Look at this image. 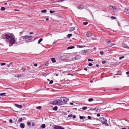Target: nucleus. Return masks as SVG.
I'll list each match as a JSON object with an SVG mask.
<instances>
[{"instance_id":"nucleus-4","label":"nucleus","mask_w":129,"mask_h":129,"mask_svg":"<svg viewBox=\"0 0 129 129\" xmlns=\"http://www.w3.org/2000/svg\"><path fill=\"white\" fill-rule=\"evenodd\" d=\"M99 118L100 119V121L103 124H104L105 123V122L107 121L106 119H104L103 117H100Z\"/></svg>"},{"instance_id":"nucleus-54","label":"nucleus","mask_w":129,"mask_h":129,"mask_svg":"<svg viewBox=\"0 0 129 129\" xmlns=\"http://www.w3.org/2000/svg\"><path fill=\"white\" fill-rule=\"evenodd\" d=\"M59 129H64V128L63 127L61 126V127Z\"/></svg>"},{"instance_id":"nucleus-31","label":"nucleus","mask_w":129,"mask_h":129,"mask_svg":"<svg viewBox=\"0 0 129 129\" xmlns=\"http://www.w3.org/2000/svg\"><path fill=\"white\" fill-rule=\"evenodd\" d=\"M102 63L104 64L107 62V61L105 60H103L102 61Z\"/></svg>"},{"instance_id":"nucleus-21","label":"nucleus","mask_w":129,"mask_h":129,"mask_svg":"<svg viewBox=\"0 0 129 129\" xmlns=\"http://www.w3.org/2000/svg\"><path fill=\"white\" fill-rule=\"evenodd\" d=\"M57 106H55L54 108H53V110L54 111H56L57 109Z\"/></svg>"},{"instance_id":"nucleus-58","label":"nucleus","mask_w":129,"mask_h":129,"mask_svg":"<svg viewBox=\"0 0 129 129\" xmlns=\"http://www.w3.org/2000/svg\"><path fill=\"white\" fill-rule=\"evenodd\" d=\"M34 34V33L33 32H30L29 33V34H30V35H31V34Z\"/></svg>"},{"instance_id":"nucleus-41","label":"nucleus","mask_w":129,"mask_h":129,"mask_svg":"<svg viewBox=\"0 0 129 129\" xmlns=\"http://www.w3.org/2000/svg\"><path fill=\"white\" fill-rule=\"evenodd\" d=\"M27 124L28 125H30V123L29 122H27Z\"/></svg>"},{"instance_id":"nucleus-57","label":"nucleus","mask_w":129,"mask_h":129,"mask_svg":"<svg viewBox=\"0 0 129 129\" xmlns=\"http://www.w3.org/2000/svg\"><path fill=\"white\" fill-rule=\"evenodd\" d=\"M76 117V116L75 115H74L73 116V118H75Z\"/></svg>"},{"instance_id":"nucleus-25","label":"nucleus","mask_w":129,"mask_h":129,"mask_svg":"<svg viewBox=\"0 0 129 129\" xmlns=\"http://www.w3.org/2000/svg\"><path fill=\"white\" fill-rule=\"evenodd\" d=\"M22 120V118H19V120H18V122H21Z\"/></svg>"},{"instance_id":"nucleus-28","label":"nucleus","mask_w":129,"mask_h":129,"mask_svg":"<svg viewBox=\"0 0 129 129\" xmlns=\"http://www.w3.org/2000/svg\"><path fill=\"white\" fill-rule=\"evenodd\" d=\"M109 7H112V8H113V9H114V10L116 9V7L115 6H114V7H113V6H109Z\"/></svg>"},{"instance_id":"nucleus-14","label":"nucleus","mask_w":129,"mask_h":129,"mask_svg":"<svg viewBox=\"0 0 129 129\" xmlns=\"http://www.w3.org/2000/svg\"><path fill=\"white\" fill-rule=\"evenodd\" d=\"M105 41L107 43L109 44L111 42V41L110 40H109L108 39H106Z\"/></svg>"},{"instance_id":"nucleus-49","label":"nucleus","mask_w":129,"mask_h":129,"mask_svg":"<svg viewBox=\"0 0 129 129\" xmlns=\"http://www.w3.org/2000/svg\"><path fill=\"white\" fill-rule=\"evenodd\" d=\"M117 104H121L122 105H126V104L124 103H117Z\"/></svg>"},{"instance_id":"nucleus-36","label":"nucleus","mask_w":129,"mask_h":129,"mask_svg":"<svg viewBox=\"0 0 129 129\" xmlns=\"http://www.w3.org/2000/svg\"><path fill=\"white\" fill-rule=\"evenodd\" d=\"M88 23L87 22H84L83 23V24L84 25H87V24H88Z\"/></svg>"},{"instance_id":"nucleus-44","label":"nucleus","mask_w":129,"mask_h":129,"mask_svg":"<svg viewBox=\"0 0 129 129\" xmlns=\"http://www.w3.org/2000/svg\"><path fill=\"white\" fill-rule=\"evenodd\" d=\"M87 118L89 119H91V117L88 116L87 117Z\"/></svg>"},{"instance_id":"nucleus-38","label":"nucleus","mask_w":129,"mask_h":129,"mask_svg":"<svg viewBox=\"0 0 129 129\" xmlns=\"http://www.w3.org/2000/svg\"><path fill=\"white\" fill-rule=\"evenodd\" d=\"M87 108V107H83L82 108V109L83 110H85Z\"/></svg>"},{"instance_id":"nucleus-11","label":"nucleus","mask_w":129,"mask_h":129,"mask_svg":"<svg viewBox=\"0 0 129 129\" xmlns=\"http://www.w3.org/2000/svg\"><path fill=\"white\" fill-rule=\"evenodd\" d=\"M61 127L60 126H59L58 125H55L54 127V129H59Z\"/></svg>"},{"instance_id":"nucleus-6","label":"nucleus","mask_w":129,"mask_h":129,"mask_svg":"<svg viewBox=\"0 0 129 129\" xmlns=\"http://www.w3.org/2000/svg\"><path fill=\"white\" fill-rule=\"evenodd\" d=\"M15 106L18 108H19V109H21L22 108V106L21 105H19L17 104H14Z\"/></svg>"},{"instance_id":"nucleus-34","label":"nucleus","mask_w":129,"mask_h":129,"mask_svg":"<svg viewBox=\"0 0 129 129\" xmlns=\"http://www.w3.org/2000/svg\"><path fill=\"white\" fill-rule=\"evenodd\" d=\"M88 61H93V59H91L90 58H89L88 59Z\"/></svg>"},{"instance_id":"nucleus-39","label":"nucleus","mask_w":129,"mask_h":129,"mask_svg":"<svg viewBox=\"0 0 129 129\" xmlns=\"http://www.w3.org/2000/svg\"><path fill=\"white\" fill-rule=\"evenodd\" d=\"M41 108V106H38L36 107V108L38 109H40Z\"/></svg>"},{"instance_id":"nucleus-56","label":"nucleus","mask_w":129,"mask_h":129,"mask_svg":"<svg viewBox=\"0 0 129 129\" xmlns=\"http://www.w3.org/2000/svg\"><path fill=\"white\" fill-rule=\"evenodd\" d=\"M34 65L35 67H37V63H35L34 64Z\"/></svg>"},{"instance_id":"nucleus-5","label":"nucleus","mask_w":129,"mask_h":129,"mask_svg":"<svg viewBox=\"0 0 129 129\" xmlns=\"http://www.w3.org/2000/svg\"><path fill=\"white\" fill-rule=\"evenodd\" d=\"M124 12L127 14H129V8H125L124 9Z\"/></svg>"},{"instance_id":"nucleus-40","label":"nucleus","mask_w":129,"mask_h":129,"mask_svg":"<svg viewBox=\"0 0 129 129\" xmlns=\"http://www.w3.org/2000/svg\"><path fill=\"white\" fill-rule=\"evenodd\" d=\"M111 18L112 19H116V18L114 16H111Z\"/></svg>"},{"instance_id":"nucleus-60","label":"nucleus","mask_w":129,"mask_h":129,"mask_svg":"<svg viewBox=\"0 0 129 129\" xmlns=\"http://www.w3.org/2000/svg\"><path fill=\"white\" fill-rule=\"evenodd\" d=\"M47 74L46 73H45L44 75V76H46Z\"/></svg>"},{"instance_id":"nucleus-43","label":"nucleus","mask_w":129,"mask_h":129,"mask_svg":"<svg viewBox=\"0 0 129 129\" xmlns=\"http://www.w3.org/2000/svg\"><path fill=\"white\" fill-rule=\"evenodd\" d=\"M73 116L72 114H70L68 116V117H71Z\"/></svg>"},{"instance_id":"nucleus-51","label":"nucleus","mask_w":129,"mask_h":129,"mask_svg":"<svg viewBox=\"0 0 129 129\" xmlns=\"http://www.w3.org/2000/svg\"><path fill=\"white\" fill-rule=\"evenodd\" d=\"M85 47V46H80H80H79V47L80 48H82V47Z\"/></svg>"},{"instance_id":"nucleus-35","label":"nucleus","mask_w":129,"mask_h":129,"mask_svg":"<svg viewBox=\"0 0 129 129\" xmlns=\"http://www.w3.org/2000/svg\"><path fill=\"white\" fill-rule=\"evenodd\" d=\"M65 0H60L59 1H57L56 2H62L63 1H64Z\"/></svg>"},{"instance_id":"nucleus-50","label":"nucleus","mask_w":129,"mask_h":129,"mask_svg":"<svg viewBox=\"0 0 129 129\" xmlns=\"http://www.w3.org/2000/svg\"><path fill=\"white\" fill-rule=\"evenodd\" d=\"M100 53L101 55H103L104 54V52L102 51H101L100 52Z\"/></svg>"},{"instance_id":"nucleus-19","label":"nucleus","mask_w":129,"mask_h":129,"mask_svg":"<svg viewBox=\"0 0 129 129\" xmlns=\"http://www.w3.org/2000/svg\"><path fill=\"white\" fill-rule=\"evenodd\" d=\"M45 124H42L41 126V128H44L45 127Z\"/></svg>"},{"instance_id":"nucleus-15","label":"nucleus","mask_w":129,"mask_h":129,"mask_svg":"<svg viewBox=\"0 0 129 129\" xmlns=\"http://www.w3.org/2000/svg\"><path fill=\"white\" fill-rule=\"evenodd\" d=\"M75 28L74 27H72L70 28L69 31H72L75 30Z\"/></svg>"},{"instance_id":"nucleus-46","label":"nucleus","mask_w":129,"mask_h":129,"mask_svg":"<svg viewBox=\"0 0 129 129\" xmlns=\"http://www.w3.org/2000/svg\"><path fill=\"white\" fill-rule=\"evenodd\" d=\"M124 57V56H122V57H119V59H121L122 58H123Z\"/></svg>"},{"instance_id":"nucleus-59","label":"nucleus","mask_w":129,"mask_h":129,"mask_svg":"<svg viewBox=\"0 0 129 129\" xmlns=\"http://www.w3.org/2000/svg\"><path fill=\"white\" fill-rule=\"evenodd\" d=\"M100 116V115L99 114H98L97 115V116L98 117H99Z\"/></svg>"},{"instance_id":"nucleus-27","label":"nucleus","mask_w":129,"mask_h":129,"mask_svg":"<svg viewBox=\"0 0 129 129\" xmlns=\"http://www.w3.org/2000/svg\"><path fill=\"white\" fill-rule=\"evenodd\" d=\"M5 8L4 7H2L1 8V10L2 11H4L5 10Z\"/></svg>"},{"instance_id":"nucleus-37","label":"nucleus","mask_w":129,"mask_h":129,"mask_svg":"<svg viewBox=\"0 0 129 129\" xmlns=\"http://www.w3.org/2000/svg\"><path fill=\"white\" fill-rule=\"evenodd\" d=\"M50 13H54L55 12V11H52V10H50L49 11Z\"/></svg>"},{"instance_id":"nucleus-53","label":"nucleus","mask_w":129,"mask_h":129,"mask_svg":"<svg viewBox=\"0 0 129 129\" xmlns=\"http://www.w3.org/2000/svg\"><path fill=\"white\" fill-rule=\"evenodd\" d=\"M57 42L56 41H54L53 42V44H55Z\"/></svg>"},{"instance_id":"nucleus-8","label":"nucleus","mask_w":129,"mask_h":129,"mask_svg":"<svg viewBox=\"0 0 129 129\" xmlns=\"http://www.w3.org/2000/svg\"><path fill=\"white\" fill-rule=\"evenodd\" d=\"M32 36H24L23 37L25 39H28V38H30L32 37Z\"/></svg>"},{"instance_id":"nucleus-47","label":"nucleus","mask_w":129,"mask_h":129,"mask_svg":"<svg viewBox=\"0 0 129 129\" xmlns=\"http://www.w3.org/2000/svg\"><path fill=\"white\" fill-rule=\"evenodd\" d=\"M9 122L10 123H12V119H10L9 120Z\"/></svg>"},{"instance_id":"nucleus-13","label":"nucleus","mask_w":129,"mask_h":129,"mask_svg":"<svg viewBox=\"0 0 129 129\" xmlns=\"http://www.w3.org/2000/svg\"><path fill=\"white\" fill-rule=\"evenodd\" d=\"M86 50H83L81 51V54L84 55H85L86 54Z\"/></svg>"},{"instance_id":"nucleus-10","label":"nucleus","mask_w":129,"mask_h":129,"mask_svg":"<svg viewBox=\"0 0 129 129\" xmlns=\"http://www.w3.org/2000/svg\"><path fill=\"white\" fill-rule=\"evenodd\" d=\"M75 58L76 59H78L81 58V57L80 56L77 55L76 56Z\"/></svg>"},{"instance_id":"nucleus-45","label":"nucleus","mask_w":129,"mask_h":129,"mask_svg":"<svg viewBox=\"0 0 129 129\" xmlns=\"http://www.w3.org/2000/svg\"><path fill=\"white\" fill-rule=\"evenodd\" d=\"M92 64L91 63H89L88 64V66H92Z\"/></svg>"},{"instance_id":"nucleus-22","label":"nucleus","mask_w":129,"mask_h":129,"mask_svg":"<svg viewBox=\"0 0 129 129\" xmlns=\"http://www.w3.org/2000/svg\"><path fill=\"white\" fill-rule=\"evenodd\" d=\"M72 35V34H68L67 35V37L68 38H69L70 37H71Z\"/></svg>"},{"instance_id":"nucleus-64","label":"nucleus","mask_w":129,"mask_h":129,"mask_svg":"<svg viewBox=\"0 0 129 129\" xmlns=\"http://www.w3.org/2000/svg\"><path fill=\"white\" fill-rule=\"evenodd\" d=\"M99 66V65L98 64H97L96 65V67H98Z\"/></svg>"},{"instance_id":"nucleus-16","label":"nucleus","mask_w":129,"mask_h":129,"mask_svg":"<svg viewBox=\"0 0 129 129\" xmlns=\"http://www.w3.org/2000/svg\"><path fill=\"white\" fill-rule=\"evenodd\" d=\"M65 56H60L59 58L60 59L63 60L65 58Z\"/></svg>"},{"instance_id":"nucleus-63","label":"nucleus","mask_w":129,"mask_h":129,"mask_svg":"<svg viewBox=\"0 0 129 129\" xmlns=\"http://www.w3.org/2000/svg\"><path fill=\"white\" fill-rule=\"evenodd\" d=\"M84 70L85 71H87V69L86 68H85L84 69Z\"/></svg>"},{"instance_id":"nucleus-42","label":"nucleus","mask_w":129,"mask_h":129,"mask_svg":"<svg viewBox=\"0 0 129 129\" xmlns=\"http://www.w3.org/2000/svg\"><path fill=\"white\" fill-rule=\"evenodd\" d=\"M50 81V82L49 83V84H52L53 83V81L52 80H51V81Z\"/></svg>"},{"instance_id":"nucleus-29","label":"nucleus","mask_w":129,"mask_h":129,"mask_svg":"<svg viewBox=\"0 0 129 129\" xmlns=\"http://www.w3.org/2000/svg\"><path fill=\"white\" fill-rule=\"evenodd\" d=\"M93 100V99L92 98H90L88 100V101L89 102H91Z\"/></svg>"},{"instance_id":"nucleus-2","label":"nucleus","mask_w":129,"mask_h":129,"mask_svg":"<svg viewBox=\"0 0 129 129\" xmlns=\"http://www.w3.org/2000/svg\"><path fill=\"white\" fill-rule=\"evenodd\" d=\"M59 100V105L64 104H65L68 101L69 99L66 97H63L61 98Z\"/></svg>"},{"instance_id":"nucleus-26","label":"nucleus","mask_w":129,"mask_h":129,"mask_svg":"<svg viewBox=\"0 0 129 129\" xmlns=\"http://www.w3.org/2000/svg\"><path fill=\"white\" fill-rule=\"evenodd\" d=\"M79 118L80 119H82L85 118V117L80 116L79 117Z\"/></svg>"},{"instance_id":"nucleus-55","label":"nucleus","mask_w":129,"mask_h":129,"mask_svg":"<svg viewBox=\"0 0 129 129\" xmlns=\"http://www.w3.org/2000/svg\"><path fill=\"white\" fill-rule=\"evenodd\" d=\"M104 124H105L107 126H108V124L106 122H105V123Z\"/></svg>"},{"instance_id":"nucleus-32","label":"nucleus","mask_w":129,"mask_h":129,"mask_svg":"<svg viewBox=\"0 0 129 129\" xmlns=\"http://www.w3.org/2000/svg\"><path fill=\"white\" fill-rule=\"evenodd\" d=\"M49 64V63L47 62H46L45 63V66H48Z\"/></svg>"},{"instance_id":"nucleus-3","label":"nucleus","mask_w":129,"mask_h":129,"mask_svg":"<svg viewBox=\"0 0 129 129\" xmlns=\"http://www.w3.org/2000/svg\"><path fill=\"white\" fill-rule=\"evenodd\" d=\"M59 100H54L53 101L51 102L50 104H51L53 105H59L58 104H59Z\"/></svg>"},{"instance_id":"nucleus-33","label":"nucleus","mask_w":129,"mask_h":129,"mask_svg":"<svg viewBox=\"0 0 129 129\" xmlns=\"http://www.w3.org/2000/svg\"><path fill=\"white\" fill-rule=\"evenodd\" d=\"M6 94V93H1L0 94V96H3V95H5V94Z\"/></svg>"},{"instance_id":"nucleus-48","label":"nucleus","mask_w":129,"mask_h":129,"mask_svg":"<svg viewBox=\"0 0 129 129\" xmlns=\"http://www.w3.org/2000/svg\"><path fill=\"white\" fill-rule=\"evenodd\" d=\"M6 64V63H1V66H3L4 65Z\"/></svg>"},{"instance_id":"nucleus-24","label":"nucleus","mask_w":129,"mask_h":129,"mask_svg":"<svg viewBox=\"0 0 129 129\" xmlns=\"http://www.w3.org/2000/svg\"><path fill=\"white\" fill-rule=\"evenodd\" d=\"M41 12L42 13H45L46 12V10H42Z\"/></svg>"},{"instance_id":"nucleus-61","label":"nucleus","mask_w":129,"mask_h":129,"mask_svg":"<svg viewBox=\"0 0 129 129\" xmlns=\"http://www.w3.org/2000/svg\"><path fill=\"white\" fill-rule=\"evenodd\" d=\"M126 74L127 75H128L129 74V71L127 72H126Z\"/></svg>"},{"instance_id":"nucleus-7","label":"nucleus","mask_w":129,"mask_h":129,"mask_svg":"<svg viewBox=\"0 0 129 129\" xmlns=\"http://www.w3.org/2000/svg\"><path fill=\"white\" fill-rule=\"evenodd\" d=\"M77 8L79 9L80 10H82L84 8L83 6L81 5H80L77 6Z\"/></svg>"},{"instance_id":"nucleus-17","label":"nucleus","mask_w":129,"mask_h":129,"mask_svg":"<svg viewBox=\"0 0 129 129\" xmlns=\"http://www.w3.org/2000/svg\"><path fill=\"white\" fill-rule=\"evenodd\" d=\"M74 48H75V47L74 46H70V47H68L67 48V50H69V49H70Z\"/></svg>"},{"instance_id":"nucleus-18","label":"nucleus","mask_w":129,"mask_h":129,"mask_svg":"<svg viewBox=\"0 0 129 129\" xmlns=\"http://www.w3.org/2000/svg\"><path fill=\"white\" fill-rule=\"evenodd\" d=\"M86 36L88 37H90L92 36V34L90 33H87L86 34Z\"/></svg>"},{"instance_id":"nucleus-12","label":"nucleus","mask_w":129,"mask_h":129,"mask_svg":"<svg viewBox=\"0 0 129 129\" xmlns=\"http://www.w3.org/2000/svg\"><path fill=\"white\" fill-rule=\"evenodd\" d=\"M127 45L123 43L122 44V46L124 48H128V47L127 46Z\"/></svg>"},{"instance_id":"nucleus-20","label":"nucleus","mask_w":129,"mask_h":129,"mask_svg":"<svg viewBox=\"0 0 129 129\" xmlns=\"http://www.w3.org/2000/svg\"><path fill=\"white\" fill-rule=\"evenodd\" d=\"M51 60L53 62H56V61L55 60V59L54 58H51Z\"/></svg>"},{"instance_id":"nucleus-1","label":"nucleus","mask_w":129,"mask_h":129,"mask_svg":"<svg viewBox=\"0 0 129 129\" xmlns=\"http://www.w3.org/2000/svg\"><path fill=\"white\" fill-rule=\"evenodd\" d=\"M6 39V41L9 43L10 44L12 45L15 43V40L13 37L8 34L5 35Z\"/></svg>"},{"instance_id":"nucleus-30","label":"nucleus","mask_w":129,"mask_h":129,"mask_svg":"<svg viewBox=\"0 0 129 129\" xmlns=\"http://www.w3.org/2000/svg\"><path fill=\"white\" fill-rule=\"evenodd\" d=\"M22 70L24 72H26V69L24 68H22Z\"/></svg>"},{"instance_id":"nucleus-9","label":"nucleus","mask_w":129,"mask_h":129,"mask_svg":"<svg viewBox=\"0 0 129 129\" xmlns=\"http://www.w3.org/2000/svg\"><path fill=\"white\" fill-rule=\"evenodd\" d=\"M20 126L21 128H23L24 127L25 125L24 123H21L20 124Z\"/></svg>"},{"instance_id":"nucleus-62","label":"nucleus","mask_w":129,"mask_h":129,"mask_svg":"<svg viewBox=\"0 0 129 129\" xmlns=\"http://www.w3.org/2000/svg\"><path fill=\"white\" fill-rule=\"evenodd\" d=\"M35 125V124L34 123H33L32 124V126H34Z\"/></svg>"},{"instance_id":"nucleus-23","label":"nucleus","mask_w":129,"mask_h":129,"mask_svg":"<svg viewBox=\"0 0 129 129\" xmlns=\"http://www.w3.org/2000/svg\"><path fill=\"white\" fill-rule=\"evenodd\" d=\"M43 40V39L42 38L40 39L38 41V43H40Z\"/></svg>"},{"instance_id":"nucleus-52","label":"nucleus","mask_w":129,"mask_h":129,"mask_svg":"<svg viewBox=\"0 0 129 129\" xmlns=\"http://www.w3.org/2000/svg\"><path fill=\"white\" fill-rule=\"evenodd\" d=\"M20 76H19V75H16V76H15V77H19Z\"/></svg>"}]
</instances>
